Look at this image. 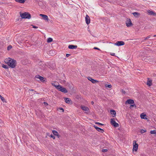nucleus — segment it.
<instances>
[{
    "label": "nucleus",
    "mask_w": 156,
    "mask_h": 156,
    "mask_svg": "<svg viewBox=\"0 0 156 156\" xmlns=\"http://www.w3.org/2000/svg\"><path fill=\"white\" fill-rule=\"evenodd\" d=\"M153 59L152 58H148L149 62H151L153 61Z\"/></svg>",
    "instance_id": "obj_31"
},
{
    "label": "nucleus",
    "mask_w": 156,
    "mask_h": 156,
    "mask_svg": "<svg viewBox=\"0 0 156 156\" xmlns=\"http://www.w3.org/2000/svg\"><path fill=\"white\" fill-rule=\"evenodd\" d=\"M40 15L42 17V18L44 20H48V18L47 15L42 14H40Z\"/></svg>",
    "instance_id": "obj_13"
},
{
    "label": "nucleus",
    "mask_w": 156,
    "mask_h": 156,
    "mask_svg": "<svg viewBox=\"0 0 156 156\" xmlns=\"http://www.w3.org/2000/svg\"><path fill=\"white\" fill-rule=\"evenodd\" d=\"M97 131L101 133H103L104 131V130L103 129H101L100 128H99L98 129Z\"/></svg>",
    "instance_id": "obj_23"
},
{
    "label": "nucleus",
    "mask_w": 156,
    "mask_h": 156,
    "mask_svg": "<svg viewBox=\"0 0 156 156\" xmlns=\"http://www.w3.org/2000/svg\"><path fill=\"white\" fill-rule=\"evenodd\" d=\"M107 151H108V150L107 149H103L102 150V151L103 152H106Z\"/></svg>",
    "instance_id": "obj_36"
},
{
    "label": "nucleus",
    "mask_w": 156,
    "mask_h": 156,
    "mask_svg": "<svg viewBox=\"0 0 156 156\" xmlns=\"http://www.w3.org/2000/svg\"><path fill=\"white\" fill-rule=\"evenodd\" d=\"M125 43L123 41H117L114 44L118 46H120L124 45Z\"/></svg>",
    "instance_id": "obj_6"
},
{
    "label": "nucleus",
    "mask_w": 156,
    "mask_h": 156,
    "mask_svg": "<svg viewBox=\"0 0 156 156\" xmlns=\"http://www.w3.org/2000/svg\"><path fill=\"white\" fill-rule=\"evenodd\" d=\"M146 116V115L144 114V113H142L140 115V117L142 119H147L145 117Z\"/></svg>",
    "instance_id": "obj_19"
},
{
    "label": "nucleus",
    "mask_w": 156,
    "mask_h": 156,
    "mask_svg": "<svg viewBox=\"0 0 156 156\" xmlns=\"http://www.w3.org/2000/svg\"><path fill=\"white\" fill-rule=\"evenodd\" d=\"M32 26L33 27V28H38V27L37 26H35L32 25Z\"/></svg>",
    "instance_id": "obj_41"
},
{
    "label": "nucleus",
    "mask_w": 156,
    "mask_h": 156,
    "mask_svg": "<svg viewBox=\"0 0 156 156\" xmlns=\"http://www.w3.org/2000/svg\"><path fill=\"white\" fill-rule=\"evenodd\" d=\"M94 127L95 128V129L97 130V131L98 130V129L99 128V127H98V126L95 125H94Z\"/></svg>",
    "instance_id": "obj_38"
},
{
    "label": "nucleus",
    "mask_w": 156,
    "mask_h": 156,
    "mask_svg": "<svg viewBox=\"0 0 156 156\" xmlns=\"http://www.w3.org/2000/svg\"><path fill=\"white\" fill-rule=\"evenodd\" d=\"M126 23V26L128 27H132L133 25L131 22V20L129 18L127 19Z\"/></svg>",
    "instance_id": "obj_4"
},
{
    "label": "nucleus",
    "mask_w": 156,
    "mask_h": 156,
    "mask_svg": "<svg viewBox=\"0 0 156 156\" xmlns=\"http://www.w3.org/2000/svg\"><path fill=\"white\" fill-rule=\"evenodd\" d=\"M134 106L135 107H136V105L135 104H133V105H131L130 106V108H131V107H134Z\"/></svg>",
    "instance_id": "obj_39"
},
{
    "label": "nucleus",
    "mask_w": 156,
    "mask_h": 156,
    "mask_svg": "<svg viewBox=\"0 0 156 156\" xmlns=\"http://www.w3.org/2000/svg\"><path fill=\"white\" fill-rule=\"evenodd\" d=\"M146 131H147V130L146 129H141L140 130V132L141 133H144L146 132Z\"/></svg>",
    "instance_id": "obj_28"
},
{
    "label": "nucleus",
    "mask_w": 156,
    "mask_h": 156,
    "mask_svg": "<svg viewBox=\"0 0 156 156\" xmlns=\"http://www.w3.org/2000/svg\"><path fill=\"white\" fill-rule=\"evenodd\" d=\"M121 92H122L124 94H125L126 93V92L125 91H124V90H121Z\"/></svg>",
    "instance_id": "obj_42"
},
{
    "label": "nucleus",
    "mask_w": 156,
    "mask_h": 156,
    "mask_svg": "<svg viewBox=\"0 0 156 156\" xmlns=\"http://www.w3.org/2000/svg\"><path fill=\"white\" fill-rule=\"evenodd\" d=\"M136 140H133V151H137L138 148V144L136 143Z\"/></svg>",
    "instance_id": "obj_3"
},
{
    "label": "nucleus",
    "mask_w": 156,
    "mask_h": 156,
    "mask_svg": "<svg viewBox=\"0 0 156 156\" xmlns=\"http://www.w3.org/2000/svg\"><path fill=\"white\" fill-rule=\"evenodd\" d=\"M147 84L148 86H150L152 85V80H149V79L148 78V80L147 82Z\"/></svg>",
    "instance_id": "obj_15"
},
{
    "label": "nucleus",
    "mask_w": 156,
    "mask_h": 156,
    "mask_svg": "<svg viewBox=\"0 0 156 156\" xmlns=\"http://www.w3.org/2000/svg\"><path fill=\"white\" fill-rule=\"evenodd\" d=\"M52 85L53 86H54L56 88V86H58V85H55V83H52Z\"/></svg>",
    "instance_id": "obj_44"
},
{
    "label": "nucleus",
    "mask_w": 156,
    "mask_h": 156,
    "mask_svg": "<svg viewBox=\"0 0 156 156\" xmlns=\"http://www.w3.org/2000/svg\"><path fill=\"white\" fill-rule=\"evenodd\" d=\"M70 55V54H66V57H68Z\"/></svg>",
    "instance_id": "obj_46"
},
{
    "label": "nucleus",
    "mask_w": 156,
    "mask_h": 156,
    "mask_svg": "<svg viewBox=\"0 0 156 156\" xmlns=\"http://www.w3.org/2000/svg\"><path fill=\"white\" fill-rule=\"evenodd\" d=\"M105 87H108L109 88H111L112 87V85L111 84H106L105 85Z\"/></svg>",
    "instance_id": "obj_29"
},
{
    "label": "nucleus",
    "mask_w": 156,
    "mask_h": 156,
    "mask_svg": "<svg viewBox=\"0 0 156 156\" xmlns=\"http://www.w3.org/2000/svg\"><path fill=\"white\" fill-rule=\"evenodd\" d=\"M53 41V39L49 37L48 38L47 40V42L48 43H50L51 42Z\"/></svg>",
    "instance_id": "obj_22"
},
{
    "label": "nucleus",
    "mask_w": 156,
    "mask_h": 156,
    "mask_svg": "<svg viewBox=\"0 0 156 156\" xmlns=\"http://www.w3.org/2000/svg\"><path fill=\"white\" fill-rule=\"evenodd\" d=\"M59 109L62 110V112H63L64 111V109L62 108H59Z\"/></svg>",
    "instance_id": "obj_43"
},
{
    "label": "nucleus",
    "mask_w": 156,
    "mask_h": 156,
    "mask_svg": "<svg viewBox=\"0 0 156 156\" xmlns=\"http://www.w3.org/2000/svg\"><path fill=\"white\" fill-rule=\"evenodd\" d=\"M63 82H66V81H65V80H64V81H63Z\"/></svg>",
    "instance_id": "obj_54"
},
{
    "label": "nucleus",
    "mask_w": 156,
    "mask_h": 156,
    "mask_svg": "<svg viewBox=\"0 0 156 156\" xmlns=\"http://www.w3.org/2000/svg\"><path fill=\"white\" fill-rule=\"evenodd\" d=\"M80 108L83 111L88 112L89 110L88 108L84 106L81 105L80 106Z\"/></svg>",
    "instance_id": "obj_10"
},
{
    "label": "nucleus",
    "mask_w": 156,
    "mask_h": 156,
    "mask_svg": "<svg viewBox=\"0 0 156 156\" xmlns=\"http://www.w3.org/2000/svg\"><path fill=\"white\" fill-rule=\"evenodd\" d=\"M61 91L64 93H66L68 92V91L66 88L62 87V89L61 90Z\"/></svg>",
    "instance_id": "obj_17"
},
{
    "label": "nucleus",
    "mask_w": 156,
    "mask_h": 156,
    "mask_svg": "<svg viewBox=\"0 0 156 156\" xmlns=\"http://www.w3.org/2000/svg\"><path fill=\"white\" fill-rule=\"evenodd\" d=\"M147 12L150 15H153V16H156V13L153 11L148 10Z\"/></svg>",
    "instance_id": "obj_14"
},
{
    "label": "nucleus",
    "mask_w": 156,
    "mask_h": 156,
    "mask_svg": "<svg viewBox=\"0 0 156 156\" xmlns=\"http://www.w3.org/2000/svg\"><path fill=\"white\" fill-rule=\"evenodd\" d=\"M95 124H98V125H102V126H103V125H104V124H102L101 123H99V122H96L95 123Z\"/></svg>",
    "instance_id": "obj_33"
},
{
    "label": "nucleus",
    "mask_w": 156,
    "mask_h": 156,
    "mask_svg": "<svg viewBox=\"0 0 156 156\" xmlns=\"http://www.w3.org/2000/svg\"><path fill=\"white\" fill-rule=\"evenodd\" d=\"M12 48V46L11 45H9L7 47V50H10Z\"/></svg>",
    "instance_id": "obj_32"
},
{
    "label": "nucleus",
    "mask_w": 156,
    "mask_h": 156,
    "mask_svg": "<svg viewBox=\"0 0 156 156\" xmlns=\"http://www.w3.org/2000/svg\"><path fill=\"white\" fill-rule=\"evenodd\" d=\"M30 90V91H34V90L33 89H31V90Z\"/></svg>",
    "instance_id": "obj_51"
},
{
    "label": "nucleus",
    "mask_w": 156,
    "mask_h": 156,
    "mask_svg": "<svg viewBox=\"0 0 156 156\" xmlns=\"http://www.w3.org/2000/svg\"><path fill=\"white\" fill-rule=\"evenodd\" d=\"M35 78H37L39 79L42 82H44V78L39 75H37L35 76Z\"/></svg>",
    "instance_id": "obj_9"
},
{
    "label": "nucleus",
    "mask_w": 156,
    "mask_h": 156,
    "mask_svg": "<svg viewBox=\"0 0 156 156\" xmlns=\"http://www.w3.org/2000/svg\"><path fill=\"white\" fill-rule=\"evenodd\" d=\"M2 67L4 68H5V69H8V66H7V65H5L4 64H3L2 65Z\"/></svg>",
    "instance_id": "obj_30"
},
{
    "label": "nucleus",
    "mask_w": 156,
    "mask_h": 156,
    "mask_svg": "<svg viewBox=\"0 0 156 156\" xmlns=\"http://www.w3.org/2000/svg\"><path fill=\"white\" fill-rule=\"evenodd\" d=\"M91 104L93 105L94 104V102L93 101L91 102Z\"/></svg>",
    "instance_id": "obj_49"
},
{
    "label": "nucleus",
    "mask_w": 156,
    "mask_h": 156,
    "mask_svg": "<svg viewBox=\"0 0 156 156\" xmlns=\"http://www.w3.org/2000/svg\"><path fill=\"white\" fill-rule=\"evenodd\" d=\"M88 79L89 80L91 81L92 83H97L98 82V81L92 79L90 77H88Z\"/></svg>",
    "instance_id": "obj_8"
},
{
    "label": "nucleus",
    "mask_w": 156,
    "mask_h": 156,
    "mask_svg": "<svg viewBox=\"0 0 156 156\" xmlns=\"http://www.w3.org/2000/svg\"><path fill=\"white\" fill-rule=\"evenodd\" d=\"M126 103H128V104L131 105L134 103V101L132 99H128L126 101Z\"/></svg>",
    "instance_id": "obj_11"
},
{
    "label": "nucleus",
    "mask_w": 156,
    "mask_h": 156,
    "mask_svg": "<svg viewBox=\"0 0 156 156\" xmlns=\"http://www.w3.org/2000/svg\"><path fill=\"white\" fill-rule=\"evenodd\" d=\"M145 40H145V39H144V40H143V41H141V42H145Z\"/></svg>",
    "instance_id": "obj_50"
},
{
    "label": "nucleus",
    "mask_w": 156,
    "mask_h": 156,
    "mask_svg": "<svg viewBox=\"0 0 156 156\" xmlns=\"http://www.w3.org/2000/svg\"><path fill=\"white\" fill-rule=\"evenodd\" d=\"M0 97L1 100L3 101V102H6V101H5V99H4V98L1 95H0Z\"/></svg>",
    "instance_id": "obj_25"
},
{
    "label": "nucleus",
    "mask_w": 156,
    "mask_h": 156,
    "mask_svg": "<svg viewBox=\"0 0 156 156\" xmlns=\"http://www.w3.org/2000/svg\"><path fill=\"white\" fill-rule=\"evenodd\" d=\"M154 37H156V35H154L153 36Z\"/></svg>",
    "instance_id": "obj_53"
},
{
    "label": "nucleus",
    "mask_w": 156,
    "mask_h": 156,
    "mask_svg": "<svg viewBox=\"0 0 156 156\" xmlns=\"http://www.w3.org/2000/svg\"><path fill=\"white\" fill-rule=\"evenodd\" d=\"M5 62L12 68H14L16 65V61L15 60L10 58L6 59Z\"/></svg>",
    "instance_id": "obj_1"
},
{
    "label": "nucleus",
    "mask_w": 156,
    "mask_h": 156,
    "mask_svg": "<svg viewBox=\"0 0 156 156\" xmlns=\"http://www.w3.org/2000/svg\"><path fill=\"white\" fill-rule=\"evenodd\" d=\"M15 1L17 2L21 3H24L25 2V0H15Z\"/></svg>",
    "instance_id": "obj_20"
},
{
    "label": "nucleus",
    "mask_w": 156,
    "mask_h": 156,
    "mask_svg": "<svg viewBox=\"0 0 156 156\" xmlns=\"http://www.w3.org/2000/svg\"><path fill=\"white\" fill-rule=\"evenodd\" d=\"M95 49H97L98 50H100V49L97 47H94V48Z\"/></svg>",
    "instance_id": "obj_48"
},
{
    "label": "nucleus",
    "mask_w": 156,
    "mask_h": 156,
    "mask_svg": "<svg viewBox=\"0 0 156 156\" xmlns=\"http://www.w3.org/2000/svg\"><path fill=\"white\" fill-rule=\"evenodd\" d=\"M77 45H69L68 46L69 48L70 49H74L77 48Z\"/></svg>",
    "instance_id": "obj_12"
},
{
    "label": "nucleus",
    "mask_w": 156,
    "mask_h": 156,
    "mask_svg": "<svg viewBox=\"0 0 156 156\" xmlns=\"http://www.w3.org/2000/svg\"><path fill=\"white\" fill-rule=\"evenodd\" d=\"M20 16L22 19H30L31 18V15L27 12H25L23 13H20Z\"/></svg>",
    "instance_id": "obj_2"
},
{
    "label": "nucleus",
    "mask_w": 156,
    "mask_h": 156,
    "mask_svg": "<svg viewBox=\"0 0 156 156\" xmlns=\"http://www.w3.org/2000/svg\"><path fill=\"white\" fill-rule=\"evenodd\" d=\"M64 100L65 102L68 104H69L71 101V100L69 98H65Z\"/></svg>",
    "instance_id": "obj_16"
},
{
    "label": "nucleus",
    "mask_w": 156,
    "mask_h": 156,
    "mask_svg": "<svg viewBox=\"0 0 156 156\" xmlns=\"http://www.w3.org/2000/svg\"><path fill=\"white\" fill-rule=\"evenodd\" d=\"M52 133L55 136L57 134V133H58L55 130H53L52 131Z\"/></svg>",
    "instance_id": "obj_27"
},
{
    "label": "nucleus",
    "mask_w": 156,
    "mask_h": 156,
    "mask_svg": "<svg viewBox=\"0 0 156 156\" xmlns=\"http://www.w3.org/2000/svg\"><path fill=\"white\" fill-rule=\"evenodd\" d=\"M18 20H19V19H18L16 20V21H18Z\"/></svg>",
    "instance_id": "obj_52"
},
{
    "label": "nucleus",
    "mask_w": 156,
    "mask_h": 156,
    "mask_svg": "<svg viewBox=\"0 0 156 156\" xmlns=\"http://www.w3.org/2000/svg\"><path fill=\"white\" fill-rule=\"evenodd\" d=\"M55 136H57L58 138H59L60 136V135L58 134V133H57V134Z\"/></svg>",
    "instance_id": "obj_47"
},
{
    "label": "nucleus",
    "mask_w": 156,
    "mask_h": 156,
    "mask_svg": "<svg viewBox=\"0 0 156 156\" xmlns=\"http://www.w3.org/2000/svg\"><path fill=\"white\" fill-rule=\"evenodd\" d=\"M111 123L115 127H117L119 126L118 123L115 122L114 119H111Z\"/></svg>",
    "instance_id": "obj_5"
},
{
    "label": "nucleus",
    "mask_w": 156,
    "mask_h": 156,
    "mask_svg": "<svg viewBox=\"0 0 156 156\" xmlns=\"http://www.w3.org/2000/svg\"><path fill=\"white\" fill-rule=\"evenodd\" d=\"M110 113L111 114L114 115L113 116V117H114L115 116V115L116 114V112L115 110H112L110 111Z\"/></svg>",
    "instance_id": "obj_18"
},
{
    "label": "nucleus",
    "mask_w": 156,
    "mask_h": 156,
    "mask_svg": "<svg viewBox=\"0 0 156 156\" xmlns=\"http://www.w3.org/2000/svg\"><path fill=\"white\" fill-rule=\"evenodd\" d=\"M151 37V35H150L148 36L147 37L145 38V40H146L148 39V38Z\"/></svg>",
    "instance_id": "obj_35"
},
{
    "label": "nucleus",
    "mask_w": 156,
    "mask_h": 156,
    "mask_svg": "<svg viewBox=\"0 0 156 156\" xmlns=\"http://www.w3.org/2000/svg\"><path fill=\"white\" fill-rule=\"evenodd\" d=\"M85 21L87 24H88L90 22V19L89 16L87 15H86L85 17Z\"/></svg>",
    "instance_id": "obj_7"
},
{
    "label": "nucleus",
    "mask_w": 156,
    "mask_h": 156,
    "mask_svg": "<svg viewBox=\"0 0 156 156\" xmlns=\"http://www.w3.org/2000/svg\"><path fill=\"white\" fill-rule=\"evenodd\" d=\"M110 55H112V56H115V53H110Z\"/></svg>",
    "instance_id": "obj_45"
},
{
    "label": "nucleus",
    "mask_w": 156,
    "mask_h": 156,
    "mask_svg": "<svg viewBox=\"0 0 156 156\" xmlns=\"http://www.w3.org/2000/svg\"><path fill=\"white\" fill-rule=\"evenodd\" d=\"M53 139H55V137L52 134H51L50 136Z\"/></svg>",
    "instance_id": "obj_37"
},
{
    "label": "nucleus",
    "mask_w": 156,
    "mask_h": 156,
    "mask_svg": "<svg viewBox=\"0 0 156 156\" xmlns=\"http://www.w3.org/2000/svg\"><path fill=\"white\" fill-rule=\"evenodd\" d=\"M62 87L60 85H58V86H56V88L59 91H61V90L62 89Z\"/></svg>",
    "instance_id": "obj_21"
},
{
    "label": "nucleus",
    "mask_w": 156,
    "mask_h": 156,
    "mask_svg": "<svg viewBox=\"0 0 156 156\" xmlns=\"http://www.w3.org/2000/svg\"><path fill=\"white\" fill-rule=\"evenodd\" d=\"M144 60H145V62H149L148 58H145L144 59Z\"/></svg>",
    "instance_id": "obj_34"
},
{
    "label": "nucleus",
    "mask_w": 156,
    "mask_h": 156,
    "mask_svg": "<svg viewBox=\"0 0 156 156\" xmlns=\"http://www.w3.org/2000/svg\"><path fill=\"white\" fill-rule=\"evenodd\" d=\"M133 15L135 17H137L136 16L139 15L140 14L137 12H134L132 13Z\"/></svg>",
    "instance_id": "obj_24"
},
{
    "label": "nucleus",
    "mask_w": 156,
    "mask_h": 156,
    "mask_svg": "<svg viewBox=\"0 0 156 156\" xmlns=\"http://www.w3.org/2000/svg\"><path fill=\"white\" fill-rule=\"evenodd\" d=\"M150 133L151 134H156V130H151L150 131Z\"/></svg>",
    "instance_id": "obj_26"
},
{
    "label": "nucleus",
    "mask_w": 156,
    "mask_h": 156,
    "mask_svg": "<svg viewBox=\"0 0 156 156\" xmlns=\"http://www.w3.org/2000/svg\"><path fill=\"white\" fill-rule=\"evenodd\" d=\"M44 105H45V106H47L48 105V103H47L46 102H44Z\"/></svg>",
    "instance_id": "obj_40"
}]
</instances>
